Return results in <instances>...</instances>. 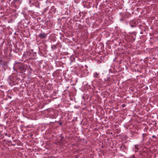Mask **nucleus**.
<instances>
[{"label":"nucleus","instance_id":"obj_1","mask_svg":"<svg viewBox=\"0 0 158 158\" xmlns=\"http://www.w3.org/2000/svg\"><path fill=\"white\" fill-rule=\"evenodd\" d=\"M46 34L43 33H41L39 35V37L42 38H45L46 37Z\"/></svg>","mask_w":158,"mask_h":158},{"label":"nucleus","instance_id":"obj_2","mask_svg":"<svg viewBox=\"0 0 158 158\" xmlns=\"http://www.w3.org/2000/svg\"><path fill=\"white\" fill-rule=\"evenodd\" d=\"M98 76V74L97 73H95L94 74V76L95 77H97Z\"/></svg>","mask_w":158,"mask_h":158}]
</instances>
